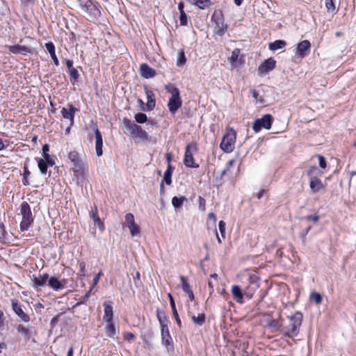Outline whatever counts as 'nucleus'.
I'll return each instance as SVG.
<instances>
[{
	"mask_svg": "<svg viewBox=\"0 0 356 356\" xmlns=\"http://www.w3.org/2000/svg\"><path fill=\"white\" fill-rule=\"evenodd\" d=\"M179 22L181 26L188 25V15L186 14V13H180Z\"/></svg>",
	"mask_w": 356,
	"mask_h": 356,
	"instance_id": "obj_47",
	"label": "nucleus"
},
{
	"mask_svg": "<svg viewBox=\"0 0 356 356\" xmlns=\"http://www.w3.org/2000/svg\"><path fill=\"white\" fill-rule=\"evenodd\" d=\"M122 122L125 129L129 131L132 136L143 140H148V134L143 130L140 125L136 124L127 118L123 119Z\"/></svg>",
	"mask_w": 356,
	"mask_h": 356,
	"instance_id": "obj_8",
	"label": "nucleus"
},
{
	"mask_svg": "<svg viewBox=\"0 0 356 356\" xmlns=\"http://www.w3.org/2000/svg\"><path fill=\"white\" fill-rule=\"evenodd\" d=\"M198 204L199 209L202 211H204L206 209V200L202 196H199L198 197Z\"/></svg>",
	"mask_w": 356,
	"mask_h": 356,
	"instance_id": "obj_48",
	"label": "nucleus"
},
{
	"mask_svg": "<svg viewBox=\"0 0 356 356\" xmlns=\"http://www.w3.org/2000/svg\"><path fill=\"white\" fill-rule=\"evenodd\" d=\"M7 234L4 224L2 222L0 224V238H4Z\"/></svg>",
	"mask_w": 356,
	"mask_h": 356,
	"instance_id": "obj_57",
	"label": "nucleus"
},
{
	"mask_svg": "<svg viewBox=\"0 0 356 356\" xmlns=\"http://www.w3.org/2000/svg\"><path fill=\"white\" fill-rule=\"evenodd\" d=\"M6 47L8 48L9 51L13 54L27 55L31 53L30 48L26 46L15 44L13 46L7 45Z\"/></svg>",
	"mask_w": 356,
	"mask_h": 356,
	"instance_id": "obj_22",
	"label": "nucleus"
},
{
	"mask_svg": "<svg viewBox=\"0 0 356 356\" xmlns=\"http://www.w3.org/2000/svg\"><path fill=\"white\" fill-rule=\"evenodd\" d=\"M187 199L184 196L177 197L175 196L172 199V204L175 209H179L182 207L184 202H186Z\"/></svg>",
	"mask_w": 356,
	"mask_h": 356,
	"instance_id": "obj_34",
	"label": "nucleus"
},
{
	"mask_svg": "<svg viewBox=\"0 0 356 356\" xmlns=\"http://www.w3.org/2000/svg\"><path fill=\"white\" fill-rule=\"evenodd\" d=\"M181 113L184 118H189L190 117V108L184 107L181 109Z\"/></svg>",
	"mask_w": 356,
	"mask_h": 356,
	"instance_id": "obj_60",
	"label": "nucleus"
},
{
	"mask_svg": "<svg viewBox=\"0 0 356 356\" xmlns=\"http://www.w3.org/2000/svg\"><path fill=\"white\" fill-rule=\"evenodd\" d=\"M70 76V82L74 85L79 78V73L76 68H72L70 70H67Z\"/></svg>",
	"mask_w": 356,
	"mask_h": 356,
	"instance_id": "obj_35",
	"label": "nucleus"
},
{
	"mask_svg": "<svg viewBox=\"0 0 356 356\" xmlns=\"http://www.w3.org/2000/svg\"><path fill=\"white\" fill-rule=\"evenodd\" d=\"M81 10L88 15V19L92 22L99 21L102 15L100 5L96 1L92 0H78Z\"/></svg>",
	"mask_w": 356,
	"mask_h": 356,
	"instance_id": "obj_3",
	"label": "nucleus"
},
{
	"mask_svg": "<svg viewBox=\"0 0 356 356\" xmlns=\"http://www.w3.org/2000/svg\"><path fill=\"white\" fill-rule=\"evenodd\" d=\"M304 218L308 221H313L314 222H317L319 220V216L317 214L307 216Z\"/></svg>",
	"mask_w": 356,
	"mask_h": 356,
	"instance_id": "obj_56",
	"label": "nucleus"
},
{
	"mask_svg": "<svg viewBox=\"0 0 356 356\" xmlns=\"http://www.w3.org/2000/svg\"><path fill=\"white\" fill-rule=\"evenodd\" d=\"M186 59L184 55V51L179 52L178 54V59H177V65L182 66L186 63Z\"/></svg>",
	"mask_w": 356,
	"mask_h": 356,
	"instance_id": "obj_45",
	"label": "nucleus"
},
{
	"mask_svg": "<svg viewBox=\"0 0 356 356\" xmlns=\"http://www.w3.org/2000/svg\"><path fill=\"white\" fill-rule=\"evenodd\" d=\"M158 321L159 322L161 328L168 327V319L167 316H163L162 318L160 317Z\"/></svg>",
	"mask_w": 356,
	"mask_h": 356,
	"instance_id": "obj_53",
	"label": "nucleus"
},
{
	"mask_svg": "<svg viewBox=\"0 0 356 356\" xmlns=\"http://www.w3.org/2000/svg\"><path fill=\"white\" fill-rule=\"evenodd\" d=\"M190 145H187L185 150L184 163L188 168H197L199 165L194 162L192 153L189 150Z\"/></svg>",
	"mask_w": 356,
	"mask_h": 356,
	"instance_id": "obj_23",
	"label": "nucleus"
},
{
	"mask_svg": "<svg viewBox=\"0 0 356 356\" xmlns=\"http://www.w3.org/2000/svg\"><path fill=\"white\" fill-rule=\"evenodd\" d=\"M104 320L105 321H113V302L111 300L105 301L104 302Z\"/></svg>",
	"mask_w": 356,
	"mask_h": 356,
	"instance_id": "obj_26",
	"label": "nucleus"
},
{
	"mask_svg": "<svg viewBox=\"0 0 356 356\" xmlns=\"http://www.w3.org/2000/svg\"><path fill=\"white\" fill-rule=\"evenodd\" d=\"M168 299H169L170 307L172 308V316H173V317H174L177 324L180 327L181 326V319H180V318L179 316L177 310L176 309V305H175V302L174 300V298H173V297H172L171 293H168Z\"/></svg>",
	"mask_w": 356,
	"mask_h": 356,
	"instance_id": "obj_27",
	"label": "nucleus"
},
{
	"mask_svg": "<svg viewBox=\"0 0 356 356\" xmlns=\"http://www.w3.org/2000/svg\"><path fill=\"white\" fill-rule=\"evenodd\" d=\"M213 5L211 0H197L195 6L201 10H204Z\"/></svg>",
	"mask_w": 356,
	"mask_h": 356,
	"instance_id": "obj_38",
	"label": "nucleus"
},
{
	"mask_svg": "<svg viewBox=\"0 0 356 356\" xmlns=\"http://www.w3.org/2000/svg\"><path fill=\"white\" fill-rule=\"evenodd\" d=\"M192 321L197 325L201 326L205 323L206 316L204 314L201 313L197 316H193Z\"/></svg>",
	"mask_w": 356,
	"mask_h": 356,
	"instance_id": "obj_36",
	"label": "nucleus"
},
{
	"mask_svg": "<svg viewBox=\"0 0 356 356\" xmlns=\"http://www.w3.org/2000/svg\"><path fill=\"white\" fill-rule=\"evenodd\" d=\"M95 135L96 154H97V156H101L103 154V151H102L103 138H102L101 131L97 127L95 129Z\"/></svg>",
	"mask_w": 356,
	"mask_h": 356,
	"instance_id": "obj_24",
	"label": "nucleus"
},
{
	"mask_svg": "<svg viewBox=\"0 0 356 356\" xmlns=\"http://www.w3.org/2000/svg\"><path fill=\"white\" fill-rule=\"evenodd\" d=\"M239 52H240V51L238 49H235L232 51L231 57L229 58V60L232 63L236 62V60H238V58Z\"/></svg>",
	"mask_w": 356,
	"mask_h": 356,
	"instance_id": "obj_50",
	"label": "nucleus"
},
{
	"mask_svg": "<svg viewBox=\"0 0 356 356\" xmlns=\"http://www.w3.org/2000/svg\"><path fill=\"white\" fill-rule=\"evenodd\" d=\"M135 335L132 332H127L124 334V340L131 342L135 339Z\"/></svg>",
	"mask_w": 356,
	"mask_h": 356,
	"instance_id": "obj_54",
	"label": "nucleus"
},
{
	"mask_svg": "<svg viewBox=\"0 0 356 356\" xmlns=\"http://www.w3.org/2000/svg\"><path fill=\"white\" fill-rule=\"evenodd\" d=\"M181 282V289L185 292L187 293L191 290L190 284H188L187 279L186 277L181 275L179 277Z\"/></svg>",
	"mask_w": 356,
	"mask_h": 356,
	"instance_id": "obj_41",
	"label": "nucleus"
},
{
	"mask_svg": "<svg viewBox=\"0 0 356 356\" xmlns=\"http://www.w3.org/2000/svg\"><path fill=\"white\" fill-rule=\"evenodd\" d=\"M268 325L270 327L276 328L277 330H279L280 331L281 324H280V323L275 319L270 320L268 321Z\"/></svg>",
	"mask_w": 356,
	"mask_h": 356,
	"instance_id": "obj_49",
	"label": "nucleus"
},
{
	"mask_svg": "<svg viewBox=\"0 0 356 356\" xmlns=\"http://www.w3.org/2000/svg\"><path fill=\"white\" fill-rule=\"evenodd\" d=\"M273 122V118L270 114H265L261 118L256 119L252 124V129L259 132L261 129H270Z\"/></svg>",
	"mask_w": 356,
	"mask_h": 356,
	"instance_id": "obj_10",
	"label": "nucleus"
},
{
	"mask_svg": "<svg viewBox=\"0 0 356 356\" xmlns=\"http://www.w3.org/2000/svg\"><path fill=\"white\" fill-rule=\"evenodd\" d=\"M286 45V41L283 40H277L273 42H270L268 48L271 51H277L284 48Z\"/></svg>",
	"mask_w": 356,
	"mask_h": 356,
	"instance_id": "obj_33",
	"label": "nucleus"
},
{
	"mask_svg": "<svg viewBox=\"0 0 356 356\" xmlns=\"http://www.w3.org/2000/svg\"><path fill=\"white\" fill-rule=\"evenodd\" d=\"M311 49V43L309 40H305L297 44L296 56L298 58H305Z\"/></svg>",
	"mask_w": 356,
	"mask_h": 356,
	"instance_id": "obj_17",
	"label": "nucleus"
},
{
	"mask_svg": "<svg viewBox=\"0 0 356 356\" xmlns=\"http://www.w3.org/2000/svg\"><path fill=\"white\" fill-rule=\"evenodd\" d=\"M66 280H59L56 277L51 276L48 278L47 286L57 291L65 287Z\"/></svg>",
	"mask_w": 356,
	"mask_h": 356,
	"instance_id": "obj_19",
	"label": "nucleus"
},
{
	"mask_svg": "<svg viewBox=\"0 0 356 356\" xmlns=\"http://www.w3.org/2000/svg\"><path fill=\"white\" fill-rule=\"evenodd\" d=\"M166 316V314H165V313L164 312L160 310L159 308H157V309H156V318H157L158 320L159 319L160 317L162 318L163 316Z\"/></svg>",
	"mask_w": 356,
	"mask_h": 356,
	"instance_id": "obj_63",
	"label": "nucleus"
},
{
	"mask_svg": "<svg viewBox=\"0 0 356 356\" xmlns=\"http://www.w3.org/2000/svg\"><path fill=\"white\" fill-rule=\"evenodd\" d=\"M135 120L137 123L143 124L147 121V116L144 113H138L134 116Z\"/></svg>",
	"mask_w": 356,
	"mask_h": 356,
	"instance_id": "obj_40",
	"label": "nucleus"
},
{
	"mask_svg": "<svg viewBox=\"0 0 356 356\" xmlns=\"http://www.w3.org/2000/svg\"><path fill=\"white\" fill-rule=\"evenodd\" d=\"M250 286L247 288V290L249 292H252V294L254 292L259 288V284L258 283V277L254 275H250L249 277Z\"/></svg>",
	"mask_w": 356,
	"mask_h": 356,
	"instance_id": "obj_30",
	"label": "nucleus"
},
{
	"mask_svg": "<svg viewBox=\"0 0 356 356\" xmlns=\"http://www.w3.org/2000/svg\"><path fill=\"white\" fill-rule=\"evenodd\" d=\"M141 76L145 79H151L156 75V71L147 63H142L140 66Z\"/></svg>",
	"mask_w": 356,
	"mask_h": 356,
	"instance_id": "obj_25",
	"label": "nucleus"
},
{
	"mask_svg": "<svg viewBox=\"0 0 356 356\" xmlns=\"http://www.w3.org/2000/svg\"><path fill=\"white\" fill-rule=\"evenodd\" d=\"M42 151L43 157L42 159L48 161L50 165H55L54 159L48 154V152L49 151V145L48 144H44L42 146Z\"/></svg>",
	"mask_w": 356,
	"mask_h": 356,
	"instance_id": "obj_31",
	"label": "nucleus"
},
{
	"mask_svg": "<svg viewBox=\"0 0 356 356\" xmlns=\"http://www.w3.org/2000/svg\"><path fill=\"white\" fill-rule=\"evenodd\" d=\"M323 172L316 165L310 166L307 170V175L309 178V188L313 193H317L325 189V186L319 179Z\"/></svg>",
	"mask_w": 356,
	"mask_h": 356,
	"instance_id": "obj_5",
	"label": "nucleus"
},
{
	"mask_svg": "<svg viewBox=\"0 0 356 356\" xmlns=\"http://www.w3.org/2000/svg\"><path fill=\"white\" fill-rule=\"evenodd\" d=\"M67 106L68 108L63 107L60 113L63 118L69 120L70 122V126H72L74 123L75 113L79 110L72 104H69Z\"/></svg>",
	"mask_w": 356,
	"mask_h": 356,
	"instance_id": "obj_16",
	"label": "nucleus"
},
{
	"mask_svg": "<svg viewBox=\"0 0 356 356\" xmlns=\"http://www.w3.org/2000/svg\"><path fill=\"white\" fill-rule=\"evenodd\" d=\"M276 66V60L273 58L266 59L257 69L258 75L263 76L268 74L270 71L275 69Z\"/></svg>",
	"mask_w": 356,
	"mask_h": 356,
	"instance_id": "obj_12",
	"label": "nucleus"
},
{
	"mask_svg": "<svg viewBox=\"0 0 356 356\" xmlns=\"http://www.w3.org/2000/svg\"><path fill=\"white\" fill-rule=\"evenodd\" d=\"M37 162H38V166L40 170V172L42 175H45L47 172V168L49 167H51L52 165H50L49 164V162L47 161L44 159H40V158H35Z\"/></svg>",
	"mask_w": 356,
	"mask_h": 356,
	"instance_id": "obj_32",
	"label": "nucleus"
},
{
	"mask_svg": "<svg viewBox=\"0 0 356 356\" xmlns=\"http://www.w3.org/2000/svg\"><path fill=\"white\" fill-rule=\"evenodd\" d=\"M211 21L215 24L214 33L222 36L227 30L228 26L225 23V19L221 10H215L211 16Z\"/></svg>",
	"mask_w": 356,
	"mask_h": 356,
	"instance_id": "obj_9",
	"label": "nucleus"
},
{
	"mask_svg": "<svg viewBox=\"0 0 356 356\" xmlns=\"http://www.w3.org/2000/svg\"><path fill=\"white\" fill-rule=\"evenodd\" d=\"M45 47L47 51L49 53L50 55L51 54H55V46L53 42H48L45 44Z\"/></svg>",
	"mask_w": 356,
	"mask_h": 356,
	"instance_id": "obj_52",
	"label": "nucleus"
},
{
	"mask_svg": "<svg viewBox=\"0 0 356 356\" xmlns=\"http://www.w3.org/2000/svg\"><path fill=\"white\" fill-rule=\"evenodd\" d=\"M48 278L49 275L47 273H39L38 275H33L31 277V286L39 291L47 285Z\"/></svg>",
	"mask_w": 356,
	"mask_h": 356,
	"instance_id": "obj_11",
	"label": "nucleus"
},
{
	"mask_svg": "<svg viewBox=\"0 0 356 356\" xmlns=\"http://www.w3.org/2000/svg\"><path fill=\"white\" fill-rule=\"evenodd\" d=\"M106 324L105 326V332L106 336L111 338H113L116 334V330L113 321H106Z\"/></svg>",
	"mask_w": 356,
	"mask_h": 356,
	"instance_id": "obj_29",
	"label": "nucleus"
},
{
	"mask_svg": "<svg viewBox=\"0 0 356 356\" xmlns=\"http://www.w3.org/2000/svg\"><path fill=\"white\" fill-rule=\"evenodd\" d=\"M125 225L129 229L132 236H136L140 234V227L135 222L134 216L131 213H128L125 215Z\"/></svg>",
	"mask_w": 356,
	"mask_h": 356,
	"instance_id": "obj_13",
	"label": "nucleus"
},
{
	"mask_svg": "<svg viewBox=\"0 0 356 356\" xmlns=\"http://www.w3.org/2000/svg\"><path fill=\"white\" fill-rule=\"evenodd\" d=\"M236 133L233 128H227L224 134L220 147L221 149L227 153L233 152L235 147Z\"/></svg>",
	"mask_w": 356,
	"mask_h": 356,
	"instance_id": "obj_6",
	"label": "nucleus"
},
{
	"mask_svg": "<svg viewBox=\"0 0 356 356\" xmlns=\"http://www.w3.org/2000/svg\"><path fill=\"white\" fill-rule=\"evenodd\" d=\"M161 329V341L162 344L168 349L172 350L174 348L172 339L170 336L168 327Z\"/></svg>",
	"mask_w": 356,
	"mask_h": 356,
	"instance_id": "obj_18",
	"label": "nucleus"
},
{
	"mask_svg": "<svg viewBox=\"0 0 356 356\" xmlns=\"http://www.w3.org/2000/svg\"><path fill=\"white\" fill-rule=\"evenodd\" d=\"M5 329L4 323V314L2 310L0 309V330H3Z\"/></svg>",
	"mask_w": 356,
	"mask_h": 356,
	"instance_id": "obj_58",
	"label": "nucleus"
},
{
	"mask_svg": "<svg viewBox=\"0 0 356 356\" xmlns=\"http://www.w3.org/2000/svg\"><path fill=\"white\" fill-rule=\"evenodd\" d=\"M225 226H226V224L223 220H220L218 222L219 231H220V234L222 238L225 237Z\"/></svg>",
	"mask_w": 356,
	"mask_h": 356,
	"instance_id": "obj_51",
	"label": "nucleus"
},
{
	"mask_svg": "<svg viewBox=\"0 0 356 356\" xmlns=\"http://www.w3.org/2000/svg\"><path fill=\"white\" fill-rule=\"evenodd\" d=\"M318 161H319V166L323 169L325 168L327 163H326V161H325V159L324 158V156H323L321 155H318Z\"/></svg>",
	"mask_w": 356,
	"mask_h": 356,
	"instance_id": "obj_55",
	"label": "nucleus"
},
{
	"mask_svg": "<svg viewBox=\"0 0 356 356\" xmlns=\"http://www.w3.org/2000/svg\"><path fill=\"white\" fill-rule=\"evenodd\" d=\"M232 293L238 303L243 304L244 296L250 299L252 296V293L249 292L247 289L243 292L241 289L238 285H234L232 288Z\"/></svg>",
	"mask_w": 356,
	"mask_h": 356,
	"instance_id": "obj_15",
	"label": "nucleus"
},
{
	"mask_svg": "<svg viewBox=\"0 0 356 356\" xmlns=\"http://www.w3.org/2000/svg\"><path fill=\"white\" fill-rule=\"evenodd\" d=\"M137 102H138V104H139V106L140 107V109L142 111H148L147 110L146 104L145 105L143 101L141 99H138Z\"/></svg>",
	"mask_w": 356,
	"mask_h": 356,
	"instance_id": "obj_62",
	"label": "nucleus"
},
{
	"mask_svg": "<svg viewBox=\"0 0 356 356\" xmlns=\"http://www.w3.org/2000/svg\"><path fill=\"white\" fill-rule=\"evenodd\" d=\"M68 159L72 165L73 180L76 181L77 185L83 186L88 170L87 163L81 159L79 154L75 150L70 151L68 153Z\"/></svg>",
	"mask_w": 356,
	"mask_h": 356,
	"instance_id": "obj_1",
	"label": "nucleus"
},
{
	"mask_svg": "<svg viewBox=\"0 0 356 356\" xmlns=\"http://www.w3.org/2000/svg\"><path fill=\"white\" fill-rule=\"evenodd\" d=\"M311 228H312L311 226H308L304 230L302 231L301 236L302 238L303 241H305V237L307 235V234L309 233V232L310 231Z\"/></svg>",
	"mask_w": 356,
	"mask_h": 356,
	"instance_id": "obj_61",
	"label": "nucleus"
},
{
	"mask_svg": "<svg viewBox=\"0 0 356 356\" xmlns=\"http://www.w3.org/2000/svg\"><path fill=\"white\" fill-rule=\"evenodd\" d=\"M92 290V287H90V290L88 291H87L86 293V294L83 296H82L81 298L79 300V301L76 303V305L86 304L90 296Z\"/></svg>",
	"mask_w": 356,
	"mask_h": 356,
	"instance_id": "obj_44",
	"label": "nucleus"
},
{
	"mask_svg": "<svg viewBox=\"0 0 356 356\" xmlns=\"http://www.w3.org/2000/svg\"><path fill=\"white\" fill-rule=\"evenodd\" d=\"M310 299L316 304H320L322 302V296L319 293L314 291L311 293Z\"/></svg>",
	"mask_w": 356,
	"mask_h": 356,
	"instance_id": "obj_43",
	"label": "nucleus"
},
{
	"mask_svg": "<svg viewBox=\"0 0 356 356\" xmlns=\"http://www.w3.org/2000/svg\"><path fill=\"white\" fill-rule=\"evenodd\" d=\"M11 306L15 314L21 319V321L28 323L30 321L29 316L22 309V305L19 303L17 299H11Z\"/></svg>",
	"mask_w": 356,
	"mask_h": 356,
	"instance_id": "obj_14",
	"label": "nucleus"
},
{
	"mask_svg": "<svg viewBox=\"0 0 356 356\" xmlns=\"http://www.w3.org/2000/svg\"><path fill=\"white\" fill-rule=\"evenodd\" d=\"M175 168L171 165H168L167 169L164 172L162 182H165L167 185L172 184V175Z\"/></svg>",
	"mask_w": 356,
	"mask_h": 356,
	"instance_id": "obj_28",
	"label": "nucleus"
},
{
	"mask_svg": "<svg viewBox=\"0 0 356 356\" xmlns=\"http://www.w3.org/2000/svg\"><path fill=\"white\" fill-rule=\"evenodd\" d=\"M20 213L22 219L20 222V229L27 231L33 222V216L30 205L26 202H23L20 206Z\"/></svg>",
	"mask_w": 356,
	"mask_h": 356,
	"instance_id": "obj_7",
	"label": "nucleus"
},
{
	"mask_svg": "<svg viewBox=\"0 0 356 356\" xmlns=\"http://www.w3.org/2000/svg\"><path fill=\"white\" fill-rule=\"evenodd\" d=\"M145 92L147 97V111H152L156 106V99H155V95L154 92L149 89L147 86L145 87Z\"/></svg>",
	"mask_w": 356,
	"mask_h": 356,
	"instance_id": "obj_21",
	"label": "nucleus"
},
{
	"mask_svg": "<svg viewBox=\"0 0 356 356\" xmlns=\"http://www.w3.org/2000/svg\"><path fill=\"white\" fill-rule=\"evenodd\" d=\"M23 178H22V183L24 186H29L30 184L28 180V177L30 175L31 172L26 165V164L24 165L23 168Z\"/></svg>",
	"mask_w": 356,
	"mask_h": 356,
	"instance_id": "obj_42",
	"label": "nucleus"
},
{
	"mask_svg": "<svg viewBox=\"0 0 356 356\" xmlns=\"http://www.w3.org/2000/svg\"><path fill=\"white\" fill-rule=\"evenodd\" d=\"M134 280L136 285H137L138 282H140V274L138 271L136 273Z\"/></svg>",
	"mask_w": 356,
	"mask_h": 356,
	"instance_id": "obj_64",
	"label": "nucleus"
},
{
	"mask_svg": "<svg viewBox=\"0 0 356 356\" xmlns=\"http://www.w3.org/2000/svg\"><path fill=\"white\" fill-rule=\"evenodd\" d=\"M165 89L171 95L167 104L169 112L172 115H175L182 105L180 91L174 84L166 85Z\"/></svg>",
	"mask_w": 356,
	"mask_h": 356,
	"instance_id": "obj_4",
	"label": "nucleus"
},
{
	"mask_svg": "<svg viewBox=\"0 0 356 356\" xmlns=\"http://www.w3.org/2000/svg\"><path fill=\"white\" fill-rule=\"evenodd\" d=\"M103 275V273L100 271L99 272L97 275H95V276L94 277L93 280H92V286L91 287H94V286H95L96 284H97V283L99 282V279L101 277V276Z\"/></svg>",
	"mask_w": 356,
	"mask_h": 356,
	"instance_id": "obj_59",
	"label": "nucleus"
},
{
	"mask_svg": "<svg viewBox=\"0 0 356 356\" xmlns=\"http://www.w3.org/2000/svg\"><path fill=\"white\" fill-rule=\"evenodd\" d=\"M288 323H281L280 332L284 337L293 338L298 335L302 323L303 315L300 312H296L287 316Z\"/></svg>",
	"mask_w": 356,
	"mask_h": 356,
	"instance_id": "obj_2",
	"label": "nucleus"
},
{
	"mask_svg": "<svg viewBox=\"0 0 356 356\" xmlns=\"http://www.w3.org/2000/svg\"><path fill=\"white\" fill-rule=\"evenodd\" d=\"M90 217L92 219L95 225H96L101 232H104L105 229L104 223L102 221L98 215L97 207L96 206L90 211Z\"/></svg>",
	"mask_w": 356,
	"mask_h": 356,
	"instance_id": "obj_20",
	"label": "nucleus"
},
{
	"mask_svg": "<svg viewBox=\"0 0 356 356\" xmlns=\"http://www.w3.org/2000/svg\"><path fill=\"white\" fill-rule=\"evenodd\" d=\"M79 272L77 273V276L82 279L86 276V262L84 261H79L78 263Z\"/></svg>",
	"mask_w": 356,
	"mask_h": 356,
	"instance_id": "obj_39",
	"label": "nucleus"
},
{
	"mask_svg": "<svg viewBox=\"0 0 356 356\" xmlns=\"http://www.w3.org/2000/svg\"><path fill=\"white\" fill-rule=\"evenodd\" d=\"M17 330L22 335L24 336L27 339H29L31 337V334L29 332V329L24 325L23 324H19L17 327Z\"/></svg>",
	"mask_w": 356,
	"mask_h": 356,
	"instance_id": "obj_37",
	"label": "nucleus"
},
{
	"mask_svg": "<svg viewBox=\"0 0 356 356\" xmlns=\"http://www.w3.org/2000/svg\"><path fill=\"white\" fill-rule=\"evenodd\" d=\"M334 0H325V7L327 11L334 12L335 10Z\"/></svg>",
	"mask_w": 356,
	"mask_h": 356,
	"instance_id": "obj_46",
	"label": "nucleus"
}]
</instances>
